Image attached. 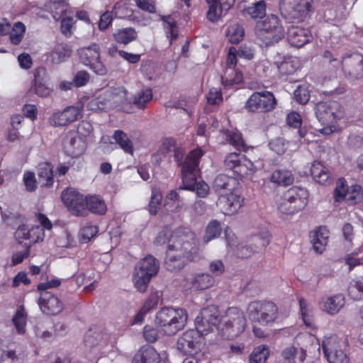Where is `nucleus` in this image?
Masks as SVG:
<instances>
[{"label": "nucleus", "instance_id": "38", "mask_svg": "<svg viewBox=\"0 0 363 363\" xmlns=\"http://www.w3.org/2000/svg\"><path fill=\"white\" fill-rule=\"evenodd\" d=\"M71 49L65 44H57L51 52L50 58L53 63H60L71 55Z\"/></svg>", "mask_w": 363, "mask_h": 363}, {"label": "nucleus", "instance_id": "4", "mask_svg": "<svg viewBox=\"0 0 363 363\" xmlns=\"http://www.w3.org/2000/svg\"><path fill=\"white\" fill-rule=\"evenodd\" d=\"M247 319L244 312L238 307L228 308L221 317V326L219 330L227 339L239 337L245 330Z\"/></svg>", "mask_w": 363, "mask_h": 363}, {"label": "nucleus", "instance_id": "1", "mask_svg": "<svg viewBox=\"0 0 363 363\" xmlns=\"http://www.w3.org/2000/svg\"><path fill=\"white\" fill-rule=\"evenodd\" d=\"M165 267L171 272L182 269L188 261L199 258V240L188 229L177 228L169 238Z\"/></svg>", "mask_w": 363, "mask_h": 363}, {"label": "nucleus", "instance_id": "43", "mask_svg": "<svg viewBox=\"0 0 363 363\" xmlns=\"http://www.w3.org/2000/svg\"><path fill=\"white\" fill-rule=\"evenodd\" d=\"M26 320L27 315L23 306H21L18 308L15 315L12 318V322L18 334L23 335L26 333Z\"/></svg>", "mask_w": 363, "mask_h": 363}, {"label": "nucleus", "instance_id": "51", "mask_svg": "<svg viewBox=\"0 0 363 363\" xmlns=\"http://www.w3.org/2000/svg\"><path fill=\"white\" fill-rule=\"evenodd\" d=\"M221 233L220 224L217 220L211 221L206 227L203 242L208 243L211 240L218 238Z\"/></svg>", "mask_w": 363, "mask_h": 363}, {"label": "nucleus", "instance_id": "25", "mask_svg": "<svg viewBox=\"0 0 363 363\" xmlns=\"http://www.w3.org/2000/svg\"><path fill=\"white\" fill-rule=\"evenodd\" d=\"M281 196L301 210L307 205L308 191L306 189L294 186L284 192Z\"/></svg>", "mask_w": 363, "mask_h": 363}, {"label": "nucleus", "instance_id": "7", "mask_svg": "<svg viewBox=\"0 0 363 363\" xmlns=\"http://www.w3.org/2000/svg\"><path fill=\"white\" fill-rule=\"evenodd\" d=\"M160 269L159 261L151 255L146 256L136 264L133 281L136 289L142 293L147 291L151 279L156 276Z\"/></svg>", "mask_w": 363, "mask_h": 363}, {"label": "nucleus", "instance_id": "31", "mask_svg": "<svg viewBox=\"0 0 363 363\" xmlns=\"http://www.w3.org/2000/svg\"><path fill=\"white\" fill-rule=\"evenodd\" d=\"M38 182L41 186H50L53 184L52 167L50 163L43 162L38 167Z\"/></svg>", "mask_w": 363, "mask_h": 363}, {"label": "nucleus", "instance_id": "49", "mask_svg": "<svg viewBox=\"0 0 363 363\" xmlns=\"http://www.w3.org/2000/svg\"><path fill=\"white\" fill-rule=\"evenodd\" d=\"M25 32L26 26L23 23H15L9 32V38L11 43L13 45H18L21 42Z\"/></svg>", "mask_w": 363, "mask_h": 363}, {"label": "nucleus", "instance_id": "59", "mask_svg": "<svg viewBox=\"0 0 363 363\" xmlns=\"http://www.w3.org/2000/svg\"><path fill=\"white\" fill-rule=\"evenodd\" d=\"M349 189L347 188L344 179H339L334 190V196L337 201L346 199V194Z\"/></svg>", "mask_w": 363, "mask_h": 363}, {"label": "nucleus", "instance_id": "48", "mask_svg": "<svg viewBox=\"0 0 363 363\" xmlns=\"http://www.w3.org/2000/svg\"><path fill=\"white\" fill-rule=\"evenodd\" d=\"M348 293L354 300H360L363 298V277L352 280L348 287Z\"/></svg>", "mask_w": 363, "mask_h": 363}, {"label": "nucleus", "instance_id": "52", "mask_svg": "<svg viewBox=\"0 0 363 363\" xmlns=\"http://www.w3.org/2000/svg\"><path fill=\"white\" fill-rule=\"evenodd\" d=\"M266 3L261 0L246 9V12L252 18H257L263 17L266 13Z\"/></svg>", "mask_w": 363, "mask_h": 363}, {"label": "nucleus", "instance_id": "37", "mask_svg": "<svg viewBox=\"0 0 363 363\" xmlns=\"http://www.w3.org/2000/svg\"><path fill=\"white\" fill-rule=\"evenodd\" d=\"M113 138L115 143L126 153L133 155V144L126 133L121 130L114 132Z\"/></svg>", "mask_w": 363, "mask_h": 363}, {"label": "nucleus", "instance_id": "11", "mask_svg": "<svg viewBox=\"0 0 363 363\" xmlns=\"http://www.w3.org/2000/svg\"><path fill=\"white\" fill-rule=\"evenodd\" d=\"M342 342L336 335L325 337L323 350L330 363H350V359L341 349Z\"/></svg>", "mask_w": 363, "mask_h": 363}, {"label": "nucleus", "instance_id": "36", "mask_svg": "<svg viewBox=\"0 0 363 363\" xmlns=\"http://www.w3.org/2000/svg\"><path fill=\"white\" fill-rule=\"evenodd\" d=\"M221 79L224 86H229L242 82L243 77L241 72L237 69L225 68Z\"/></svg>", "mask_w": 363, "mask_h": 363}, {"label": "nucleus", "instance_id": "17", "mask_svg": "<svg viewBox=\"0 0 363 363\" xmlns=\"http://www.w3.org/2000/svg\"><path fill=\"white\" fill-rule=\"evenodd\" d=\"M79 115L80 111L77 107L67 106L62 111L52 113L49 118V123L54 127L68 125L76 121Z\"/></svg>", "mask_w": 363, "mask_h": 363}, {"label": "nucleus", "instance_id": "28", "mask_svg": "<svg viewBox=\"0 0 363 363\" xmlns=\"http://www.w3.org/2000/svg\"><path fill=\"white\" fill-rule=\"evenodd\" d=\"M311 173L314 180L323 185L330 182V172L326 167L320 162H314L311 168Z\"/></svg>", "mask_w": 363, "mask_h": 363}, {"label": "nucleus", "instance_id": "61", "mask_svg": "<svg viewBox=\"0 0 363 363\" xmlns=\"http://www.w3.org/2000/svg\"><path fill=\"white\" fill-rule=\"evenodd\" d=\"M294 98L299 104H305L309 101L310 94L306 87L299 86L294 91Z\"/></svg>", "mask_w": 363, "mask_h": 363}, {"label": "nucleus", "instance_id": "47", "mask_svg": "<svg viewBox=\"0 0 363 363\" xmlns=\"http://www.w3.org/2000/svg\"><path fill=\"white\" fill-rule=\"evenodd\" d=\"M152 99V91L150 88L142 89L133 97V103L139 108H144L147 103Z\"/></svg>", "mask_w": 363, "mask_h": 363}, {"label": "nucleus", "instance_id": "18", "mask_svg": "<svg viewBox=\"0 0 363 363\" xmlns=\"http://www.w3.org/2000/svg\"><path fill=\"white\" fill-rule=\"evenodd\" d=\"M63 147L67 155L77 157L85 152L86 143L82 137L69 133L64 139Z\"/></svg>", "mask_w": 363, "mask_h": 363}, {"label": "nucleus", "instance_id": "55", "mask_svg": "<svg viewBox=\"0 0 363 363\" xmlns=\"http://www.w3.org/2000/svg\"><path fill=\"white\" fill-rule=\"evenodd\" d=\"M162 199V194L153 189L152 192L151 200L149 203V211L151 214L155 215L158 212Z\"/></svg>", "mask_w": 363, "mask_h": 363}, {"label": "nucleus", "instance_id": "33", "mask_svg": "<svg viewBox=\"0 0 363 363\" xmlns=\"http://www.w3.org/2000/svg\"><path fill=\"white\" fill-rule=\"evenodd\" d=\"M86 208L89 211L96 214H104L106 211V205L99 196L91 195L86 196Z\"/></svg>", "mask_w": 363, "mask_h": 363}, {"label": "nucleus", "instance_id": "62", "mask_svg": "<svg viewBox=\"0 0 363 363\" xmlns=\"http://www.w3.org/2000/svg\"><path fill=\"white\" fill-rule=\"evenodd\" d=\"M93 130L92 125L86 121H82L77 127V133L72 132L74 135L82 137L85 139Z\"/></svg>", "mask_w": 363, "mask_h": 363}, {"label": "nucleus", "instance_id": "60", "mask_svg": "<svg viewBox=\"0 0 363 363\" xmlns=\"http://www.w3.org/2000/svg\"><path fill=\"white\" fill-rule=\"evenodd\" d=\"M206 98L208 103L211 105H219L223 101L221 91L218 88L211 89Z\"/></svg>", "mask_w": 363, "mask_h": 363}, {"label": "nucleus", "instance_id": "63", "mask_svg": "<svg viewBox=\"0 0 363 363\" xmlns=\"http://www.w3.org/2000/svg\"><path fill=\"white\" fill-rule=\"evenodd\" d=\"M258 250L257 246L252 245H241L237 249V255L240 258H247L252 256L255 252Z\"/></svg>", "mask_w": 363, "mask_h": 363}, {"label": "nucleus", "instance_id": "58", "mask_svg": "<svg viewBox=\"0 0 363 363\" xmlns=\"http://www.w3.org/2000/svg\"><path fill=\"white\" fill-rule=\"evenodd\" d=\"M269 147L272 150L275 152L278 155L284 154L287 149V144L284 139L281 138H277L272 140L269 143Z\"/></svg>", "mask_w": 363, "mask_h": 363}, {"label": "nucleus", "instance_id": "21", "mask_svg": "<svg viewBox=\"0 0 363 363\" xmlns=\"http://www.w3.org/2000/svg\"><path fill=\"white\" fill-rule=\"evenodd\" d=\"M216 280L213 276L207 272H196L186 279V284L190 289L202 291L210 289L215 285Z\"/></svg>", "mask_w": 363, "mask_h": 363}, {"label": "nucleus", "instance_id": "32", "mask_svg": "<svg viewBox=\"0 0 363 363\" xmlns=\"http://www.w3.org/2000/svg\"><path fill=\"white\" fill-rule=\"evenodd\" d=\"M82 62L86 66H89L94 61L100 58V48L96 44L83 48L79 50Z\"/></svg>", "mask_w": 363, "mask_h": 363}, {"label": "nucleus", "instance_id": "64", "mask_svg": "<svg viewBox=\"0 0 363 363\" xmlns=\"http://www.w3.org/2000/svg\"><path fill=\"white\" fill-rule=\"evenodd\" d=\"M30 253V246H26L22 251H18L13 254L11 257L12 265H16L21 263L24 259L27 258Z\"/></svg>", "mask_w": 363, "mask_h": 363}, {"label": "nucleus", "instance_id": "34", "mask_svg": "<svg viewBox=\"0 0 363 363\" xmlns=\"http://www.w3.org/2000/svg\"><path fill=\"white\" fill-rule=\"evenodd\" d=\"M88 106L90 109L94 111H104L112 106L108 90H104L96 98L92 99Z\"/></svg>", "mask_w": 363, "mask_h": 363}, {"label": "nucleus", "instance_id": "56", "mask_svg": "<svg viewBox=\"0 0 363 363\" xmlns=\"http://www.w3.org/2000/svg\"><path fill=\"white\" fill-rule=\"evenodd\" d=\"M97 233L98 227L96 225H87L80 230V239L82 242H87L94 237Z\"/></svg>", "mask_w": 363, "mask_h": 363}, {"label": "nucleus", "instance_id": "42", "mask_svg": "<svg viewBox=\"0 0 363 363\" xmlns=\"http://www.w3.org/2000/svg\"><path fill=\"white\" fill-rule=\"evenodd\" d=\"M107 90L108 93L110 94L112 106L123 104L127 101L128 91L123 87H111L107 89Z\"/></svg>", "mask_w": 363, "mask_h": 363}, {"label": "nucleus", "instance_id": "45", "mask_svg": "<svg viewBox=\"0 0 363 363\" xmlns=\"http://www.w3.org/2000/svg\"><path fill=\"white\" fill-rule=\"evenodd\" d=\"M301 316L305 325L309 328L314 329L315 328L312 317V311L303 298L298 300Z\"/></svg>", "mask_w": 363, "mask_h": 363}, {"label": "nucleus", "instance_id": "5", "mask_svg": "<svg viewBox=\"0 0 363 363\" xmlns=\"http://www.w3.org/2000/svg\"><path fill=\"white\" fill-rule=\"evenodd\" d=\"M246 313L252 322L268 325L278 318L279 309L272 301L256 300L248 303Z\"/></svg>", "mask_w": 363, "mask_h": 363}, {"label": "nucleus", "instance_id": "57", "mask_svg": "<svg viewBox=\"0 0 363 363\" xmlns=\"http://www.w3.org/2000/svg\"><path fill=\"white\" fill-rule=\"evenodd\" d=\"M42 228L39 226L35 228H33L31 230H29L25 225L20 226L16 232V237L18 240H30L32 238L31 233L35 232H41Z\"/></svg>", "mask_w": 363, "mask_h": 363}, {"label": "nucleus", "instance_id": "15", "mask_svg": "<svg viewBox=\"0 0 363 363\" xmlns=\"http://www.w3.org/2000/svg\"><path fill=\"white\" fill-rule=\"evenodd\" d=\"M172 153L178 165H180L184 155V150L177 145L176 141L174 139L166 138L163 140L158 151L152 155V160L155 164H160L162 157H165Z\"/></svg>", "mask_w": 363, "mask_h": 363}, {"label": "nucleus", "instance_id": "35", "mask_svg": "<svg viewBox=\"0 0 363 363\" xmlns=\"http://www.w3.org/2000/svg\"><path fill=\"white\" fill-rule=\"evenodd\" d=\"M345 305V297L342 294H336L328 297L324 303V310L329 314L334 315Z\"/></svg>", "mask_w": 363, "mask_h": 363}, {"label": "nucleus", "instance_id": "22", "mask_svg": "<svg viewBox=\"0 0 363 363\" xmlns=\"http://www.w3.org/2000/svg\"><path fill=\"white\" fill-rule=\"evenodd\" d=\"M312 39L310 31L303 27L292 26L287 32V40L294 47L301 48Z\"/></svg>", "mask_w": 363, "mask_h": 363}, {"label": "nucleus", "instance_id": "3", "mask_svg": "<svg viewBox=\"0 0 363 363\" xmlns=\"http://www.w3.org/2000/svg\"><path fill=\"white\" fill-rule=\"evenodd\" d=\"M187 320V314L182 308H162L156 314L155 324L167 335L182 330Z\"/></svg>", "mask_w": 363, "mask_h": 363}, {"label": "nucleus", "instance_id": "27", "mask_svg": "<svg viewBox=\"0 0 363 363\" xmlns=\"http://www.w3.org/2000/svg\"><path fill=\"white\" fill-rule=\"evenodd\" d=\"M281 4L292 9L298 16H303L312 11L313 0H281Z\"/></svg>", "mask_w": 363, "mask_h": 363}, {"label": "nucleus", "instance_id": "39", "mask_svg": "<svg viewBox=\"0 0 363 363\" xmlns=\"http://www.w3.org/2000/svg\"><path fill=\"white\" fill-rule=\"evenodd\" d=\"M113 38L118 43L126 45L136 39L137 32L133 28H122L113 34Z\"/></svg>", "mask_w": 363, "mask_h": 363}, {"label": "nucleus", "instance_id": "8", "mask_svg": "<svg viewBox=\"0 0 363 363\" xmlns=\"http://www.w3.org/2000/svg\"><path fill=\"white\" fill-rule=\"evenodd\" d=\"M203 152L201 149L192 150L186 157L182 164V174L183 185L179 189L194 190L196 186L195 172L199 165V160L202 157Z\"/></svg>", "mask_w": 363, "mask_h": 363}, {"label": "nucleus", "instance_id": "13", "mask_svg": "<svg viewBox=\"0 0 363 363\" xmlns=\"http://www.w3.org/2000/svg\"><path fill=\"white\" fill-rule=\"evenodd\" d=\"M342 70L352 79L363 77V56L358 53L347 55L341 60Z\"/></svg>", "mask_w": 363, "mask_h": 363}, {"label": "nucleus", "instance_id": "12", "mask_svg": "<svg viewBox=\"0 0 363 363\" xmlns=\"http://www.w3.org/2000/svg\"><path fill=\"white\" fill-rule=\"evenodd\" d=\"M64 204L68 210L75 216H85L87 215L86 208V196L73 189H67L61 195Z\"/></svg>", "mask_w": 363, "mask_h": 363}, {"label": "nucleus", "instance_id": "16", "mask_svg": "<svg viewBox=\"0 0 363 363\" xmlns=\"http://www.w3.org/2000/svg\"><path fill=\"white\" fill-rule=\"evenodd\" d=\"M244 199L236 189L229 194L220 196L218 205L225 215H232L236 213L242 206Z\"/></svg>", "mask_w": 363, "mask_h": 363}, {"label": "nucleus", "instance_id": "46", "mask_svg": "<svg viewBox=\"0 0 363 363\" xmlns=\"http://www.w3.org/2000/svg\"><path fill=\"white\" fill-rule=\"evenodd\" d=\"M209 9L207 12V18L212 22L219 20L223 14V9L219 0H206Z\"/></svg>", "mask_w": 363, "mask_h": 363}, {"label": "nucleus", "instance_id": "19", "mask_svg": "<svg viewBox=\"0 0 363 363\" xmlns=\"http://www.w3.org/2000/svg\"><path fill=\"white\" fill-rule=\"evenodd\" d=\"M38 305L43 313L50 315H57L63 309V303L61 301L49 291L41 293Z\"/></svg>", "mask_w": 363, "mask_h": 363}, {"label": "nucleus", "instance_id": "44", "mask_svg": "<svg viewBox=\"0 0 363 363\" xmlns=\"http://www.w3.org/2000/svg\"><path fill=\"white\" fill-rule=\"evenodd\" d=\"M269 355V349L265 345L255 347L249 356L250 363H264Z\"/></svg>", "mask_w": 363, "mask_h": 363}, {"label": "nucleus", "instance_id": "29", "mask_svg": "<svg viewBox=\"0 0 363 363\" xmlns=\"http://www.w3.org/2000/svg\"><path fill=\"white\" fill-rule=\"evenodd\" d=\"M238 185V182L235 178L228 177L225 174L218 175L213 182V188L216 191H221L223 190L232 191L236 189V186Z\"/></svg>", "mask_w": 363, "mask_h": 363}, {"label": "nucleus", "instance_id": "20", "mask_svg": "<svg viewBox=\"0 0 363 363\" xmlns=\"http://www.w3.org/2000/svg\"><path fill=\"white\" fill-rule=\"evenodd\" d=\"M202 323H198L196 329L201 333H208L212 331L214 328L220 324L221 326V318L219 316L218 311L215 308H208L202 313Z\"/></svg>", "mask_w": 363, "mask_h": 363}, {"label": "nucleus", "instance_id": "24", "mask_svg": "<svg viewBox=\"0 0 363 363\" xmlns=\"http://www.w3.org/2000/svg\"><path fill=\"white\" fill-rule=\"evenodd\" d=\"M330 237L329 230L324 226L317 228L311 232L310 238L314 251L321 254L325 250Z\"/></svg>", "mask_w": 363, "mask_h": 363}, {"label": "nucleus", "instance_id": "40", "mask_svg": "<svg viewBox=\"0 0 363 363\" xmlns=\"http://www.w3.org/2000/svg\"><path fill=\"white\" fill-rule=\"evenodd\" d=\"M299 67L300 62L297 57H289L281 62L278 69L281 74L288 75L294 73Z\"/></svg>", "mask_w": 363, "mask_h": 363}, {"label": "nucleus", "instance_id": "2", "mask_svg": "<svg viewBox=\"0 0 363 363\" xmlns=\"http://www.w3.org/2000/svg\"><path fill=\"white\" fill-rule=\"evenodd\" d=\"M315 116L323 125L321 133L329 135L339 130L337 122L342 117V111L337 101L319 102L315 105Z\"/></svg>", "mask_w": 363, "mask_h": 363}, {"label": "nucleus", "instance_id": "9", "mask_svg": "<svg viewBox=\"0 0 363 363\" xmlns=\"http://www.w3.org/2000/svg\"><path fill=\"white\" fill-rule=\"evenodd\" d=\"M277 101L274 94L267 91L253 93L245 104V108L249 112L266 113L272 111Z\"/></svg>", "mask_w": 363, "mask_h": 363}, {"label": "nucleus", "instance_id": "54", "mask_svg": "<svg viewBox=\"0 0 363 363\" xmlns=\"http://www.w3.org/2000/svg\"><path fill=\"white\" fill-rule=\"evenodd\" d=\"M277 208L281 213L287 215L294 214L301 211L298 207L295 206V205L294 206L292 203L286 201L282 196L278 201Z\"/></svg>", "mask_w": 363, "mask_h": 363}, {"label": "nucleus", "instance_id": "23", "mask_svg": "<svg viewBox=\"0 0 363 363\" xmlns=\"http://www.w3.org/2000/svg\"><path fill=\"white\" fill-rule=\"evenodd\" d=\"M46 70L38 67L34 71V80L30 89L35 94L42 98L48 97L52 93V88L46 84Z\"/></svg>", "mask_w": 363, "mask_h": 363}, {"label": "nucleus", "instance_id": "6", "mask_svg": "<svg viewBox=\"0 0 363 363\" xmlns=\"http://www.w3.org/2000/svg\"><path fill=\"white\" fill-rule=\"evenodd\" d=\"M257 38L266 46L278 43L284 36V28L281 20L275 15H270L257 23Z\"/></svg>", "mask_w": 363, "mask_h": 363}, {"label": "nucleus", "instance_id": "14", "mask_svg": "<svg viewBox=\"0 0 363 363\" xmlns=\"http://www.w3.org/2000/svg\"><path fill=\"white\" fill-rule=\"evenodd\" d=\"M201 333L198 329L196 330H190L183 333L178 339L177 348L186 354L196 353L201 345Z\"/></svg>", "mask_w": 363, "mask_h": 363}, {"label": "nucleus", "instance_id": "10", "mask_svg": "<svg viewBox=\"0 0 363 363\" xmlns=\"http://www.w3.org/2000/svg\"><path fill=\"white\" fill-rule=\"evenodd\" d=\"M224 167L228 170L234 172L239 176L246 177L256 172L253 162L245 155L236 152L229 153L223 161Z\"/></svg>", "mask_w": 363, "mask_h": 363}, {"label": "nucleus", "instance_id": "26", "mask_svg": "<svg viewBox=\"0 0 363 363\" xmlns=\"http://www.w3.org/2000/svg\"><path fill=\"white\" fill-rule=\"evenodd\" d=\"M160 356L151 346L142 347L134 355L132 363H160Z\"/></svg>", "mask_w": 363, "mask_h": 363}, {"label": "nucleus", "instance_id": "41", "mask_svg": "<svg viewBox=\"0 0 363 363\" xmlns=\"http://www.w3.org/2000/svg\"><path fill=\"white\" fill-rule=\"evenodd\" d=\"M270 180L279 185L289 186L294 182V177L288 170L278 169L272 173Z\"/></svg>", "mask_w": 363, "mask_h": 363}, {"label": "nucleus", "instance_id": "53", "mask_svg": "<svg viewBox=\"0 0 363 363\" xmlns=\"http://www.w3.org/2000/svg\"><path fill=\"white\" fill-rule=\"evenodd\" d=\"M227 35L233 43H238L244 36V29L238 24H233L228 28Z\"/></svg>", "mask_w": 363, "mask_h": 363}, {"label": "nucleus", "instance_id": "50", "mask_svg": "<svg viewBox=\"0 0 363 363\" xmlns=\"http://www.w3.org/2000/svg\"><path fill=\"white\" fill-rule=\"evenodd\" d=\"M363 199V191L359 185H353L347 191L346 201L349 205H354L361 202Z\"/></svg>", "mask_w": 363, "mask_h": 363}, {"label": "nucleus", "instance_id": "30", "mask_svg": "<svg viewBox=\"0 0 363 363\" xmlns=\"http://www.w3.org/2000/svg\"><path fill=\"white\" fill-rule=\"evenodd\" d=\"M220 134L225 141L236 149L240 150H245L246 145L242 137V135L238 130H223L220 131Z\"/></svg>", "mask_w": 363, "mask_h": 363}]
</instances>
